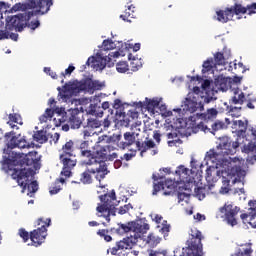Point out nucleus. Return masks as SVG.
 I'll list each match as a JSON object with an SVG mask.
<instances>
[{
	"label": "nucleus",
	"mask_w": 256,
	"mask_h": 256,
	"mask_svg": "<svg viewBox=\"0 0 256 256\" xmlns=\"http://www.w3.org/2000/svg\"><path fill=\"white\" fill-rule=\"evenodd\" d=\"M6 141V147L3 149L2 166L7 167L9 171H12L11 177L17 181L18 185L22 187V193L28 190V195L37 193L39 190V184L37 181H33L35 177V171L32 168H11V165H19L23 167L26 165L30 167L35 163V159L31 158L36 155L37 152H29L28 154L17 153L13 149H31V144L27 142L25 137H21L15 131H10L4 135Z\"/></svg>",
	"instance_id": "1"
},
{
	"label": "nucleus",
	"mask_w": 256,
	"mask_h": 256,
	"mask_svg": "<svg viewBox=\"0 0 256 256\" xmlns=\"http://www.w3.org/2000/svg\"><path fill=\"white\" fill-rule=\"evenodd\" d=\"M109 141L122 151H125V149L133 151L131 147H133V145H136L134 153L140 151L141 157H143V153H147L149 149H155V142L149 138H145V140L142 141L141 139H139L138 132H125L123 135H121V133L113 134L112 136H110Z\"/></svg>",
	"instance_id": "2"
},
{
	"label": "nucleus",
	"mask_w": 256,
	"mask_h": 256,
	"mask_svg": "<svg viewBox=\"0 0 256 256\" xmlns=\"http://www.w3.org/2000/svg\"><path fill=\"white\" fill-rule=\"evenodd\" d=\"M239 149V141H232L229 137H223L215 150H210L206 153L207 161H211L216 165L225 167L231 165V161L225 158V155H235Z\"/></svg>",
	"instance_id": "3"
},
{
	"label": "nucleus",
	"mask_w": 256,
	"mask_h": 256,
	"mask_svg": "<svg viewBox=\"0 0 256 256\" xmlns=\"http://www.w3.org/2000/svg\"><path fill=\"white\" fill-rule=\"evenodd\" d=\"M101 203H98L96 207V211L99 217H103L109 223L111 221V216L115 217L117 213V195L115 194V190H112L110 193H105L99 196Z\"/></svg>",
	"instance_id": "4"
},
{
	"label": "nucleus",
	"mask_w": 256,
	"mask_h": 256,
	"mask_svg": "<svg viewBox=\"0 0 256 256\" xmlns=\"http://www.w3.org/2000/svg\"><path fill=\"white\" fill-rule=\"evenodd\" d=\"M205 236L196 227L190 229L189 239L187 240V247L182 249L179 256H203V241Z\"/></svg>",
	"instance_id": "5"
},
{
	"label": "nucleus",
	"mask_w": 256,
	"mask_h": 256,
	"mask_svg": "<svg viewBox=\"0 0 256 256\" xmlns=\"http://www.w3.org/2000/svg\"><path fill=\"white\" fill-rule=\"evenodd\" d=\"M33 15H35V12L28 11L14 16H8L6 18V31H18V33H21L27 27V21H31Z\"/></svg>",
	"instance_id": "6"
},
{
	"label": "nucleus",
	"mask_w": 256,
	"mask_h": 256,
	"mask_svg": "<svg viewBox=\"0 0 256 256\" xmlns=\"http://www.w3.org/2000/svg\"><path fill=\"white\" fill-rule=\"evenodd\" d=\"M36 225H41V227L30 232V241L33 247H41L47 239V227L51 226V218H47L46 221L43 218H38Z\"/></svg>",
	"instance_id": "7"
},
{
	"label": "nucleus",
	"mask_w": 256,
	"mask_h": 256,
	"mask_svg": "<svg viewBox=\"0 0 256 256\" xmlns=\"http://www.w3.org/2000/svg\"><path fill=\"white\" fill-rule=\"evenodd\" d=\"M182 111L185 113H195L197 111H203L205 109V105L203 102L199 101L197 97L193 96V93H188L187 97L181 104Z\"/></svg>",
	"instance_id": "8"
},
{
	"label": "nucleus",
	"mask_w": 256,
	"mask_h": 256,
	"mask_svg": "<svg viewBox=\"0 0 256 256\" xmlns=\"http://www.w3.org/2000/svg\"><path fill=\"white\" fill-rule=\"evenodd\" d=\"M66 123H68L71 129H79L83 125V112L79 111L77 108L69 109L65 112Z\"/></svg>",
	"instance_id": "9"
},
{
	"label": "nucleus",
	"mask_w": 256,
	"mask_h": 256,
	"mask_svg": "<svg viewBox=\"0 0 256 256\" xmlns=\"http://www.w3.org/2000/svg\"><path fill=\"white\" fill-rule=\"evenodd\" d=\"M245 101L247 102L246 107H248V109H255V105H253V103H256L255 96L248 94L247 97H245V93H243V91L239 89L234 90V96H232L230 103L233 105H243Z\"/></svg>",
	"instance_id": "10"
},
{
	"label": "nucleus",
	"mask_w": 256,
	"mask_h": 256,
	"mask_svg": "<svg viewBox=\"0 0 256 256\" xmlns=\"http://www.w3.org/2000/svg\"><path fill=\"white\" fill-rule=\"evenodd\" d=\"M113 151H115V147L112 145L101 146L96 150L97 163H105V161L117 159V153Z\"/></svg>",
	"instance_id": "11"
},
{
	"label": "nucleus",
	"mask_w": 256,
	"mask_h": 256,
	"mask_svg": "<svg viewBox=\"0 0 256 256\" xmlns=\"http://www.w3.org/2000/svg\"><path fill=\"white\" fill-rule=\"evenodd\" d=\"M241 211V208L233 206V204H226L220 208V213L225 215V219L228 225L235 227L237 225V214Z\"/></svg>",
	"instance_id": "12"
},
{
	"label": "nucleus",
	"mask_w": 256,
	"mask_h": 256,
	"mask_svg": "<svg viewBox=\"0 0 256 256\" xmlns=\"http://www.w3.org/2000/svg\"><path fill=\"white\" fill-rule=\"evenodd\" d=\"M78 155H80V157L88 159L85 165H95L97 163V154H93V152L89 149L88 141H82L78 145Z\"/></svg>",
	"instance_id": "13"
},
{
	"label": "nucleus",
	"mask_w": 256,
	"mask_h": 256,
	"mask_svg": "<svg viewBox=\"0 0 256 256\" xmlns=\"http://www.w3.org/2000/svg\"><path fill=\"white\" fill-rule=\"evenodd\" d=\"M136 243L137 238L127 237L117 242L116 246L110 248L108 251H110L111 255H119L120 251H125V249H131L132 247H135Z\"/></svg>",
	"instance_id": "14"
},
{
	"label": "nucleus",
	"mask_w": 256,
	"mask_h": 256,
	"mask_svg": "<svg viewBox=\"0 0 256 256\" xmlns=\"http://www.w3.org/2000/svg\"><path fill=\"white\" fill-rule=\"evenodd\" d=\"M59 159L63 165L61 175L71 177V170L77 165V156H59Z\"/></svg>",
	"instance_id": "15"
},
{
	"label": "nucleus",
	"mask_w": 256,
	"mask_h": 256,
	"mask_svg": "<svg viewBox=\"0 0 256 256\" xmlns=\"http://www.w3.org/2000/svg\"><path fill=\"white\" fill-rule=\"evenodd\" d=\"M63 90L64 93H70V95H79V93L87 91L86 80L66 83L63 86Z\"/></svg>",
	"instance_id": "16"
},
{
	"label": "nucleus",
	"mask_w": 256,
	"mask_h": 256,
	"mask_svg": "<svg viewBox=\"0 0 256 256\" xmlns=\"http://www.w3.org/2000/svg\"><path fill=\"white\" fill-rule=\"evenodd\" d=\"M28 9H39V13L41 15H45V13H49L53 0H28Z\"/></svg>",
	"instance_id": "17"
},
{
	"label": "nucleus",
	"mask_w": 256,
	"mask_h": 256,
	"mask_svg": "<svg viewBox=\"0 0 256 256\" xmlns=\"http://www.w3.org/2000/svg\"><path fill=\"white\" fill-rule=\"evenodd\" d=\"M79 155V145L73 140L67 141L59 150V156H77Z\"/></svg>",
	"instance_id": "18"
},
{
	"label": "nucleus",
	"mask_w": 256,
	"mask_h": 256,
	"mask_svg": "<svg viewBox=\"0 0 256 256\" xmlns=\"http://www.w3.org/2000/svg\"><path fill=\"white\" fill-rule=\"evenodd\" d=\"M99 165V167L92 168V175H96L95 179L101 183L105 176L108 175L109 170L107 169V164L103 162H97L95 165Z\"/></svg>",
	"instance_id": "19"
},
{
	"label": "nucleus",
	"mask_w": 256,
	"mask_h": 256,
	"mask_svg": "<svg viewBox=\"0 0 256 256\" xmlns=\"http://www.w3.org/2000/svg\"><path fill=\"white\" fill-rule=\"evenodd\" d=\"M217 21L220 23H229L233 19V10L230 7L225 8L224 10H217Z\"/></svg>",
	"instance_id": "20"
},
{
	"label": "nucleus",
	"mask_w": 256,
	"mask_h": 256,
	"mask_svg": "<svg viewBox=\"0 0 256 256\" xmlns=\"http://www.w3.org/2000/svg\"><path fill=\"white\" fill-rule=\"evenodd\" d=\"M120 19L126 21V23H133V19H137L135 6L133 4L128 5L123 14L120 15Z\"/></svg>",
	"instance_id": "21"
},
{
	"label": "nucleus",
	"mask_w": 256,
	"mask_h": 256,
	"mask_svg": "<svg viewBox=\"0 0 256 256\" xmlns=\"http://www.w3.org/2000/svg\"><path fill=\"white\" fill-rule=\"evenodd\" d=\"M8 119L9 121L7 122V125H9L11 129L19 131V126L17 125H23V118L17 113H12L8 115Z\"/></svg>",
	"instance_id": "22"
},
{
	"label": "nucleus",
	"mask_w": 256,
	"mask_h": 256,
	"mask_svg": "<svg viewBox=\"0 0 256 256\" xmlns=\"http://www.w3.org/2000/svg\"><path fill=\"white\" fill-rule=\"evenodd\" d=\"M199 119L209 123V121H215L217 119V115H219V111L215 108L208 109L205 113L197 114Z\"/></svg>",
	"instance_id": "23"
},
{
	"label": "nucleus",
	"mask_w": 256,
	"mask_h": 256,
	"mask_svg": "<svg viewBox=\"0 0 256 256\" xmlns=\"http://www.w3.org/2000/svg\"><path fill=\"white\" fill-rule=\"evenodd\" d=\"M145 245L148 247H157L161 243V238L153 233L148 234V236H143L142 238Z\"/></svg>",
	"instance_id": "24"
},
{
	"label": "nucleus",
	"mask_w": 256,
	"mask_h": 256,
	"mask_svg": "<svg viewBox=\"0 0 256 256\" xmlns=\"http://www.w3.org/2000/svg\"><path fill=\"white\" fill-rule=\"evenodd\" d=\"M149 228V224L145 223L144 221L132 222L133 233H141L142 235H145V233L149 231Z\"/></svg>",
	"instance_id": "25"
},
{
	"label": "nucleus",
	"mask_w": 256,
	"mask_h": 256,
	"mask_svg": "<svg viewBox=\"0 0 256 256\" xmlns=\"http://www.w3.org/2000/svg\"><path fill=\"white\" fill-rule=\"evenodd\" d=\"M110 231L112 233H117V235H125V233L133 231V222H128L127 224H118V228H112Z\"/></svg>",
	"instance_id": "26"
},
{
	"label": "nucleus",
	"mask_w": 256,
	"mask_h": 256,
	"mask_svg": "<svg viewBox=\"0 0 256 256\" xmlns=\"http://www.w3.org/2000/svg\"><path fill=\"white\" fill-rule=\"evenodd\" d=\"M215 86L220 89V91H227L231 87V83L228 78L223 76H218L215 79Z\"/></svg>",
	"instance_id": "27"
},
{
	"label": "nucleus",
	"mask_w": 256,
	"mask_h": 256,
	"mask_svg": "<svg viewBox=\"0 0 256 256\" xmlns=\"http://www.w3.org/2000/svg\"><path fill=\"white\" fill-rule=\"evenodd\" d=\"M93 168H87L80 174V181L83 185H91L93 183Z\"/></svg>",
	"instance_id": "28"
},
{
	"label": "nucleus",
	"mask_w": 256,
	"mask_h": 256,
	"mask_svg": "<svg viewBox=\"0 0 256 256\" xmlns=\"http://www.w3.org/2000/svg\"><path fill=\"white\" fill-rule=\"evenodd\" d=\"M246 141H249L247 145L248 151H255L256 150V129L252 128L251 129V134L246 136Z\"/></svg>",
	"instance_id": "29"
},
{
	"label": "nucleus",
	"mask_w": 256,
	"mask_h": 256,
	"mask_svg": "<svg viewBox=\"0 0 256 256\" xmlns=\"http://www.w3.org/2000/svg\"><path fill=\"white\" fill-rule=\"evenodd\" d=\"M86 91H101L103 84L98 80L86 79Z\"/></svg>",
	"instance_id": "30"
},
{
	"label": "nucleus",
	"mask_w": 256,
	"mask_h": 256,
	"mask_svg": "<svg viewBox=\"0 0 256 256\" xmlns=\"http://www.w3.org/2000/svg\"><path fill=\"white\" fill-rule=\"evenodd\" d=\"M33 139L34 141H36V143L43 144V143H47L49 139V135H47V131L45 130H38L34 133Z\"/></svg>",
	"instance_id": "31"
},
{
	"label": "nucleus",
	"mask_w": 256,
	"mask_h": 256,
	"mask_svg": "<svg viewBox=\"0 0 256 256\" xmlns=\"http://www.w3.org/2000/svg\"><path fill=\"white\" fill-rule=\"evenodd\" d=\"M240 247H246V248H243L242 250L241 248H239L237 252H235L231 256H251V253H253V249H251V243H246L244 245L242 244L240 245Z\"/></svg>",
	"instance_id": "32"
},
{
	"label": "nucleus",
	"mask_w": 256,
	"mask_h": 256,
	"mask_svg": "<svg viewBox=\"0 0 256 256\" xmlns=\"http://www.w3.org/2000/svg\"><path fill=\"white\" fill-rule=\"evenodd\" d=\"M230 10H232V17H235V15H245V13H247V7H243V5L238 3L231 6Z\"/></svg>",
	"instance_id": "33"
},
{
	"label": "nucleus",
	"mask_w": 256,
	"mask_h": 256,
	"mask_svg": "<svg viewBox=\"0 0 256 256\" xmlns=\"http://www.w3.org/2000/svg\"><path fill=\"white\" fill-rule=\"evenodd\" d=\"M176 175H178L180 181L185 183V181H187V177L189 175V169L185 168V166H179L176 169Z\"/></svg>",
	"instance_id": "34"
},
{
	"label": "nucleus",
	"mask_w": 256,
	"mask_h": 256,
	"mask_svg": "<svg viewBox=\"0 0 256 256\" xmlns=\"http://www.w3.org/2000/svg\"><path fill=\"white\" fill-rule=\"evenodd\" d=\"M53 115H55V111L51 108H47L45 113L39 117L40 123H47L53 119Z\"/></svg>",
	"instance_id": "35"
},
{
	"label": "nucleus",
	"mask_w": 256,
	"mask_h": 256,
	"mask_svg": "<svg viewBox=\"0 0 256 256\" xmlns=\"http://www.w3.org/2000/svg\"><path fill=\"white\" fill-rule=\"evenodd\" d=\"M234 125L238 127V132L240 133V135H243V133L247 132V125H248L247 121L237 120V121H234Z\"/></svg>",
	"instance_id": "36"
},
{
	"label": "nucleus",
	"mask_w": 256,
	"mask_h": 256,
	"mask_svg": "<svg viewBox=\"0 0 256 256\" xmlns=\"http://www.w3.org/2000/svg\"><path fill=\"white\" fill-rule=\"evenodd\" d=\"M101 121H99L96 118H89L87 120V127L88 129H99V127H101Z\"/></svg>",
	"instance_id": "37"
},
{
	"label": "nucleus",
	"mask_w": 256,
	"mask_h": 256,
	"mask_svg": "<svg viewBox=\"0 0 256 256\" xmlns=\"http://www.w3.org/2000/svg\"><path fill=\"white\" fill-rule=\"evenodd\" d=\"M128 118H126V123L124 124L125 127H129V123H131V121L138 119L139 117V112L134 111V110H129L127 113Z\"/></svg>",
	"instance_id": "38"
},
{
	"label": "nucleus",
	"mask_w": 256,
	"mask_h": 256,
	"mask_svg": "<svg viewBox=\"0 0 256 256\" xmlns=\"http://www.w3.org/2000/svg\"><path fill=\"white\" fill-rule=\"evenodd\" d=\"M128 70L129 64L127 61H120L116 64V71H118V73H127Z\"/></svg>",
	"instance_id": "39"
},
{
	"label": "nucleus",
	"mask_w": 256,
	"mask_h": 256,
	"mask_svg": "<svg viewBox=\"0 0 256 256\" xmlns=\"http://www.w3.org/2000/svg\"><path fill=\"white\" fill-rule=\"evenodd\" d=\"M27 9H29V7L27 6V4H23V3H16L14 6H12V8L9 10V13H17V11H27Z\"/></svg>",
	"instance_id": "40"
},
{
	"label": "nucleus",
	"mask_w": 256,
	"mask_h": 256,
	"mask_svg": "<svg viewBox=\"0 0 256 256\" xmlns=\"http://www.w3.org/2000/svg\"><path fill=\"white\" fill-rule=\"evenodd\" d=\"M90 115H96V117H103V110H101V107L97 105H90V110H89Z\"/></svg>",
	"instance_id": "41"
},
{
	"label": "nucleus",
	"mask_w": 256,
	"mask_h": 256,
	"mask_svg": "<svg viewBox=\"0 0 256 256\" xmlns=\"http://www.w3.org/2000/svg\"><path fill=\"white\" fill-rule=\"evenodd\" d=\"M97 235H99V237H102L104 240H106L107 243H109V241L113 240L111 235H109V231L107 229H100V230H98L97 231Z\"/></svg>",
	"instance_id": "42"
},
{
	"label": "nucleus",
	"mask_w": 256,
	"mask_h": 256,
	"mask_svg": "<svg viewBox=\"0 0 256 256\" xmlns=\"http://www.w3.org/2000/svg\"><path fill=\"white\" fill-rule=\"evenodd\" d=\"M18 235L19 237H21V239H23L24 243H27V241L31 239V233H28L27 230H25V228H20L18 230Z\"/></svg>",
	"instance_id": "43"
},
{
	"label": "nucleus",
	"mask_w": 256,
	"mask_h": 256,
	"mask_svg": "<svg viewBox=\"0 0 256 256\" xmlns=\"http://www.w3.org/2000/svg\"><path fill=\"white\" fill-rule=\"evenodd\" d=\"M159 99L157 98H153L152 100H149L147 103V109L148 111H155V109H157V107H159Z\"/></svg>",
	"instance_id": "44"
},
{
	"label": "nucleus",
	"mask_w": 256,
	"mask_h": 256,
	"mask_svg": "<svg viewBox=\"0 0 256 256\" xmlns=\"http://www.w3.org/2000/svg\"><path fill=\"white\" fill-rule=\"evenodd\" d=\"M214 61L216 65H225V56L221 52H217L214 55Z\"/></svg>",
	"instance_id": "45"
},
{
	"label": "nucleus",
	"mask_w": 256,
	"mask_h": 256,
	"mask_svg": "<svg viewBox=\"0 0 256 256\" xmlns=\"http://www.w3.org/2000/svg\"><path fill=\"white\" fill-rule=\"evenodd\" d=\"M165 187H167V184L163 182L154 183L152 195H157V193L161 191V189L165 190Z\"/></svg>",
	"instance_id": "46"
},
{
	"label": "nucleus",
	"mask_w": 256,
	"mask_h": 256,
	"mask_svg": "<svg viewBox=\"0 0 256 256\" xmlns=\"http://www.w3.org/2000/svg\"><path fill=\"white\" fill-rule=\"evenodd\" d=\"M232 175L237 177H245V170L241 169L239 166L232 167Z\"/></svg>",
	"instance_id": "47"
},
{
	"label": "nucleus",
	"mask_w": 256,
	"mask_h": 256,
	"mask_svg": "<svg viewBox=\"0 0 256 256\" xmlns=\"http://www.w3.org/2000/svg\"><path fill=\"white\" fill-rule=\"evenodd\" d=\"M160 231L164 236L169 235V231H171V225L167 223V220L162 221V227Z\"/></svg>",
	"instance_id": "48"
},
{
	"label": "nucleus",
	"mask_w": 256,
	"mask_h": 256,
	"mask_svg": "<svg viewBox=\"0 0 256 256\" xmlns=\"http://www.w3.org/2000/svg\"><path fill=\"white\" fill-rule=\"evenodd\" d=\"M102 45L105 51H111V49H115V42L112 40H104Z\"/></svg>",
	"instance_id": "49"
},
{
	"label": "nucleus",
	"mask_w": 256,
	"mask_h": 256,
	"mask_svg": "<svg viewBox=\"0 0 256 256\" xmlns=\"http://www.w3.org/2000/svg\"><path fill=\"white\" fill-rule=\"evenodd\" d=\"M212 131H221V129H225V123L222 121H216L212 125Z\"/></svg>",
	"instance_id": "50"
},
{
	"label": "nucleus",
	"mask_w": 256,
	"mask_h": 256,
	"mask_svg": "<svg viewBox=\"0 0 256 256\" xmlns=\"http://www.w3.org/2000/svg\"><path fill=\"white\" fill-rule=\"evenodd\" d=\"M131 209H133V206L131 204H125L124 206H121L118 209V213H119V215H125V213H129V211H131Z\"/></svg>",
	"instance_id": "51"
},
{
	"label": "nucleus",
	"mask_w": 256,
	"mask_h": 256,
	"mask_svg": "<svg viewBox=\"0 0 256 256\" xmlns=\"http://www.w3.org/2000/svg\"><path fill=\"white\" fill-rule=\"evenodd\" d=\"M241 107H232L229 110L231 117H241Z\"/></svg>",
	"instance_id": "52"
},
{
	"label": "nucleus",
	"mask_w": 256,
	"mask_h": 256,
	"mask_svg": "<svg viewBox=\"0 0 256 256\" xmlns=\"http://www.w3.org/2000/svg\"><path fill=\"white\" fill-rule=\"evenodd\" d=\"M196 197L201 201L205 199V188L203 187H198L195 189Z\"/></svg>",
	"instance_id": "53"
},
{
	"label": "nucleus",
	"mask_w": 256,
	"mask_h": 256,
	"mask_svg": "<svg viewBox=\"0 0 256 256\" xmlns=\"http://www.w3.org/2000/svg\"><path fill=\"white\" fill-rule=\"evenodd\" d=\"M40 25H41V22H39V20L31 21V22H29L28 20L26 27H28L32 31H35V29H37V27H39Z\"/></svg>",
	"instance_id": "54"
},
{
	"label": "nucleus",
	"mask_w": 256,
	"mask_h": 256,
	"mask_svg": "<svg viewBox=\"0 0 256 256\" xmlns=\"http://www.w3.org/2000/svg\"><path fill=\"white\" fill-rule=\"evenodd\" d=\"M212 63H213V59L204 61L202 65L203 71H206V72L211 71L213 69Z\"/></svg>",
	"instance_id": "55"
},
{
	"label": "nucleus",
	"mask_w": 256,
	"mask_h": 256,
	"mask_svg": "<svg viewBox=\"0 0 256 256\" xmlns=\"http://www.w3.org/2000/svg\"><path fill=\"white\" fill-rule=\"evenodd\" d=\"M149 256H167L166 250H149Z\"/></svg>",
	"instance_id": "56"
},
{
	"label": "nucleus",
	"mask_w": 256,
	"mask_h": 256,
	"mask_svg": "<svg viewBox=\"0 0 256 256\" xmlns=\"http://www.w3.org/2000/svg\"><path fill=\"white\" fill-rule=\"evenodd\" d=\"M48 137H50V143H58L59 138L61 137V134L55 132L54 134H48Z\"/></svg>",
	"instance_id": "57"
},
{
	"label": "nucleus",
	"mask_w": 256,
	"mask_h": 256,
	"mask_svg": "<svg viewBox=\"0 0 256 256\" xmlns=\"http://www.w3.org/2000/svg\"><path fill=\"white\" fill-rule=\"evenodd\" d=\"M74 71H75V66L70 65V66L65 70V72H62V73H61V76H62V77H65V75H71V73H73Z\"/></svg>",
	"instance_id": "58"
},
{
	"label": "nucleus",
	"mask_w": 256,
	"mask_h": 256,
	"mask_svg": "<svg viewBox=\"0 0 256 256\" xmlns=\"http://www.w3.org/2000/svg\"><path fill=\"white\" fill-rule=\"evenodd\" d=\"M189 93H192L193 97H196V99H199V95L201 94V88H199V86H195L193 90Z\"/></svg>",
	"instance_id": "59"
},
{
	"label": "nucleus",
	"mask_w": 256,
	"mask_h": 256,
	"mask_svg": "<svg viewBox=\"0 0 256 256\" xmlns=\"http://www.w3.org/2000/svg\"><path fill=\"white\" fill-rule=\"evenodd\" d=\"M109 107H110V104L108 101L102 103V109L104 111H107L108 109V112L110 113V115H113V109H109Z\"/></svg>",
	"instance_id": "60"
},
{
	"label": "nucleus",
	"mask_w": 256,
	"mask_h": 256,
	"mask_svg": "<svg viewBox=\"0 0 256 256\" xmlns=\"http://www.w3.org/2000/svg\"><path fill=\"white\" fill-rule=\"evenodd\" d=\"M177 197L178 202L181 203V201H185L186 197H189V195H187L185 192H178Z\"/></svg>",
	"instance_id": "61"
},
{
	"label": "nucleus",
	"mask_w": 256,
	"mask_h": 256,
	"mask_svg": "<svg viewBox=\"0 0 256 256\" xmlns=\"http://www.w3.org/2000/svg\"><path fill=\"white\" fill-rule=\"evenodd\" d=\"M61 191V186H54L50 189L49 193L50 195H57Z\"/></svg>",
	"instance_id": "62"
},
{
	"label": "nucleus",
	"mask_w": 256,
	"mask_h": 256,
	"mask_svg": "<svg viewBox=\"0 0 256 256\" xmlns=\"http://www.w3.org/2000/svg\"><path fill=\"white\" fill-rule=\"evenodd\" d=\"M3 39H9V31L0 30V41Z\"/></svg>",
	"instance_id": "63"
},
{
	"label": "nucleus",
	"mask_w": 256,
	"mask_h": 256,
	"mask_svg": "<svg viewBox=\"0 0 256 256\" xmlns=\"http://www.w3.org/2000/svg\"><path fill=\"white\" fill-rule=\"evenodd\" d=\"M153 221H155V223H157L158 225H160V223L163 222V216L159 215V214H155L154 218H152Z\"/></svg>",
	"instance_id": "64"
}]
</instances>
